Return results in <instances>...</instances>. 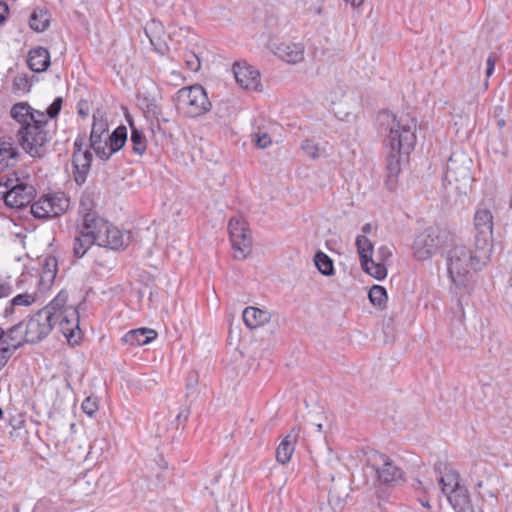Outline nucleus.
<instances>
[{
    "label": "nucleus",
    "instance_id": "obj_54",
    "mask_svg": "<svg viewBox=\"0 0 512 512\" xmlns=\"http://www.w3.org/2000/svg\"><path fill=\"white\" fill-rule=\"evenodd\" d=\"M497 57L494 53H491L486 61V66L491 68H495Z\"/></svg>",
    "mask_w": 512,
    "mask_h": 512
},
{
    "label": "nucleus",
    "instance_id": "obj_50",
    "mask_svg": "<svg viewBox=\"0 0 512 512\" xmlns=\"http://www.w3.org/2000/svg\"><path fill=\"white\" fill-rule=\"evenodd\" d=\"M93 207V201L89 197H83L80 202V212L83 213V216L86 213H93L91 211Z\"/></svg>",
    "mask_w": 512,
    "mask_h": 512
},
{
    "label": "nucleus",
    "instance_id": "obj_29",
    "mask_svg": "<svg viewBox=\"0 0 512 512\" xmlns=\"http://www.w3.org/2000/svg\"><path fill=\"white\" fill-rule=\"evenodd\" d=\"M242 318L248 328L255 329L269 322L270 313L257 307L249 306L243 310Z\"/></svg>",
    "mask_w": 512,
    "mask_h": 512
},
{
    "label": "nucleus",
    "instance_id": "obj_3",
    "mask_svg": "<svg viewBox=\"0 0 512 512\" xmlns=\"http://www.w3.org/2000/svg\"><path fill=\"white\" fill-rule=\"evenodd\" d=\"M434 471L442 494L455 512H474L468 490L460 484L459 473L449 463L443 461L435 463Z\"/></svg>",
    "mask_w": 512,
    "mask_h": 512
},
{
    "label": "nucleus",
    "instance_id": "obj_46",
    "mask_svg": "<svg viewBox=\"0 0 512 512\" xmlns=\"http://www.w3.org/2000/svg\"><path fill=\"white\" fill-rule=\"evenodd\" d=\"M82 410L88 416L92 417L95 414V412L98 410V405H97L96 400H94L90 397H87L82 403Z\"/></svg>",
    "mask_w": 512,
    "mask_h": 512
},
{
    "label": "nucleus",
    "instance_id": "obj_36",
    "mask_svg": "<svg viewBox=\"0 0 512 512\" xmlns=\"http://www.w3.org/2000/svg\"><path fill=\"white\" fill-rule=\"evenodd\" d=\"M356 246L359 254L360 262L364 260L367 263V258L373 255V244L365 235H359L356 238Z\"/></svg>",
    "mask_w": 512,
    "mask_h": 512
},
{
    "label": "nucleus",
    "instance_id": "obj_49",
    "mask_svg": "<svg viewBox=\"0 0 512 512\" xmlns=\"http://www.w3.org/2000/svg\"><path fill=\"white\" fill-rule=\"evenodd\" d=\"M392 257V251L387 246H380L377 250V258L379 261L386 264V262Z\"/></svg>",
    "mask_w": 512,
    "mask_h": 512
},
{
    "label": "nucleus",
    "instance_id": "obj_39",
    "mask_svg": "<svg viewBox=\"0 0 512 512\" xmlns=\"http://www.w3.org/2000/svg\"><path fill=\"white\" fill-rule=\"evenodd\" d=\"M4 329L0 326V371L5 367L15 351L4 341Z\"/></svg>",
    "mask_w": 512,
    "mask_h": 512
},
{
    "label": "nucleus",
    "instance_id": "obj_30",
    "mask_svg": "<svg viewBox=\"0 0 512 512\" xmlns=\"http://www.w3.org/2000/svg\"><path fill=\"white\" fill-rule=\"evenodd\" d=\"M127 141V128L124 125L117 127L108 137L105 154L107 160L112 154L118 152Z\"/></svg>",
    "mask_w": 512,
    "mask_h": 512
},
{
    "label": "nucleus",
    "instance_id": "obj_52",
    "mask_svg": "<svg viewBox=\"0 0 512 512\" xmlns=\"http://www.w3.org/2000/svg\"><path fill=\"white\" fill-rule=\"evenodd\" d=\"M83 145H84V137L78 136L75 139V142H74V151H73V153H84V151L82 150Z\"/></svg>",
    "mask_w": 512,
    "mask_h": 512
},
{
    "label": "nucleus",
    "instance_id": "obj_12",
    "mask_svg": "<svg viewBox=\"0 0 512 512\" xmlns=\"http://www.w3.org/2000/svg\"><path fill=\"white\" fill-rule=\"evenodd\" d=\"M471 164L472 160L464 153H453L447 162L445 179L457 189L465 188L472 180Z\"/></svg>",
    "mask_w": 512,
    "mask_h": 512
},
{
    "label": "nucleus",
    "instance_id": "obj_31",
    "mask_svg": "<svg viewBox=\"0 0 512 512\" xmlns=\"http://www.w3.org/2000/svg\"><path fill=\"white\" fill-rule=\"evenodd\" d=\"M57 259L55 257H47L44 260L42 272L39 277V285L42 289H49L53 284L57 275Z\"/></svg>",
    "mask_w": 512,
    "mask_h": 512
},
{
    "label": "nucleus",
    "instance_id": "obj_27",
    "mask_svg": "<svg viewBox=\"0 0 512 512\" xmlns=\"http://www.w3.org/2000/svg\"><path fill=\"white\" fill-rule=\"evenodd\" d=\"M157 337V332L150 328H137L128 331L122 337V341L131 346H143Z\"/></svg>",
    "mask_w": 512,
    "mask_h": 512
},
{
    "label": "nucleus",
    "instance_id": "obj_28",
    "mask_svg": "<svg viewBox=\"0 0 512 512\" xmlns=\"http://www.w3.org/2000/svg\"><path fill=\"white\" fill-rule=\"evenodd\" d=\"M4 341L16 352L24 344L28 343L24 321L11 326L6 331L4 330Z\"/></svg>",
    "mask_w": 512,
    "mask_h": 512
},
{
    "label": "nucleus",
    "instance_id": "obj_56",
    "mask_svg": "<svg viewBox=\"0 0 512 512\" xmlns=\"http://www.w3.org/2000/svg\"><path fill=\"white\" fill-rule=\"evenodd\" d=\"M503 112H504V109L502 106L494 107V117L495 118L502 117Z\"/></svg>",
    "mask_w": 512,
    "mask_h": 512
},
{
    "label": "nucleus",
    "instance_id": "obj_10",
    "mask_svg": "<svg viewBox=\"0 0 512 512\" xmlns=\"http://www.w3.org/2000/svg\"><path fill=\"white\" fill-rule=\"evenodd\" d=\"M69 207V199L64 193L43 195L39 200L31 204L32 215L41 220L58 217L65 213Z\"/></svg>",
    "mask_w": 512,
    "mask_h": 512
},
{
    "label": "nucleus",
    "instance_id": "obj_6",
    "mask_svg": "<svg viewBox=\"0 0 512 512\" xmlns=\"http://www.w3.org/2000/svg\"><path fill=\"white\" fill-rule=\"evenodd\" d=\"M36 195L34 185L29 177H19L14 172L0 178V199L8 207L21 209L29 205Z\"/></svg>",
    "mask_w": 512,
    "mask_h": 512
},
{
    "label": "nucleus",
    "instance_id": "obj_33",
    "mask_svg": "<svg viewBox=\"0 0 512 512\" xmlns=\"http://www.w3.org/2000/svg\"><path fill=\"white\" fill-rule=\"evenodd\" d=\"M50 24L48 12L43 9H35L29 17V26L36 32L45 31Z\"/></svg>",
    "mask_w": 512,
    "mask_h": 512
},
{
    "label": "nucleus",
    "instance_id": "obj_20",
    "mask_svg": "<svg viewBox=\"0 0 512 512\" xmlns=\"http://www.w3.org/2000/svg\"><path fill=\"white\" fill-rule=\"evenodd\" d=\"M39 114H43V111L33 109L27 102L15 103L10 110L11 118L19 123L20 127L37 122L40 119Z\"/></svg>",
    "mask_w": 512,
    "mask_h": 512
},
{
    "label": "nucleus",
    "instance_id": "obj_22",
    "mask_svg": "<svg viewBox=\"0 0 512 512\" xmlns=\"http://www.w3.org/2000/svg\"><path fill=\"white\" fill-rule=\"evenodd\" d=\"M144 33L154 49L160 53H164L166 43L164 39L165 30L163 24L159 20L151 19L146 23Z\"/></svg>",
    "mask_w": 512,
    "mask_h": 512
},
{
    "label": "nucleus",
    "instance_id": "obj_60",
    "mask_svg": "<svg viewBox=\"0 0 512 512\" xmlns=\"http://www.w3.org/2000/svg\"><path fill=\"white\" fill-rule=\"evenodd\" d=\"M420 503H421V505H422L423 507L430 508V504H429L428 499H426V498H421V499H420Z\"/></svg>",
    "mask_w": 512,
    "mask_h": 512
},
{
    "label": "nucleus",
    "instance_id": "obj_23",
    "mask_svg": "<svg viewBox=\"0 0 512 512\" xmlns=\"http://www.w3.org/2000/svg\"><path fill=\"white\" fill-rule=\"evenodd\" d=\"M107 130V124L100 120L97 121L94 117L92 129L90 133V147L94 150L95 154L102 160H107L105 149L107 146V140H102V134Z\"/></svg>",
    "mask_w": 512,
    "mask_h": 512
},
{
    "label": "nucleus",
    "instance_id": "obj_53",
    "mask_svg": "<svg viewBox=\"0 0 512 512\" xmlns=\"http://www.w3.org/2000/svg\"><path fill=\"white\" fill-rule=\"evenodd\" d=\"M197 382H198L197 374L196 373L189 374L188 381H187V388L188 389L194 388L197 385Z\"/></svg>",
    "mask_w": 512,
    "mask_h": 512
},
{
    "label": "nucleus",
    "instance_id": "obj_58",
    "mask_svg": "<svg viewBox=\"0 0 512 512\" xmlns=\"http://www.w3.org/2000/svg\"><path fill=\"white\" fill-rule=\"evenodd\" d=\"M371 231H372V226L370 223H366L365 225H363L362 232L364 234H369V233H371Z\"/></svg>",
    "mask_w": 512,
    "mask_h": 512
},
{
    "label": "nucleus",
    "instance_id": "obj_16",
    "mask_svg": "<svg viewBox=\"0 0 512 512\" xmlns=\"http://www.w3.org/2000/svg\"><path fill=\"white\" fill-rule=\"evenodd\" d=\"M95 225L94 213H86L82 227L74 239L73 253L76 257H83L93 244H97Z\"/></svg>",
    "mask_w": 512,
    "mask_h": 512
},
{
    "label": "nucleus",
    "instance_id": "obj_62",
    "mask_svg": "<svg viewBox=\"0 0 512 512\" xmlns=\"http://www.w3.org/2000/svg\"><path fill=\"white\" fill-rule=\"evenodd\" d=\"M494 72V68L486 67V76L490 77Z\"/></svg>",
    "mask_w": 512,
    "mask_h": 512
},
{
    "label": "nucleus",
    "instance_id": "obj_19",
    "mask_svg": "<svg viewBox=\"0 0 512 512\" xmlns=\"http://www.w3.org/2000/svg\"><path fill=\"white\" fill-rule=\"evenodd\" d=\"M273 52L287 63L296 64L304 60V46L301 43L282 42L273 47Z\"/></svg>",
    "mask_w": 512,
    "mask_h": 512
},
{
    "label": "nucleus",
    "instance_id": "obj_35",
    "mask_svg": "<svg viewBox=\"0 0 512 512\" xmlns=\"http://www.w3.org/2000/svg\"><path fill=\"white\" fill-rule=\"evenodd\" d=\"M314 263L319 272L324 276H331L334 274L333 260L324 252L318 251L315 254Z\"/></svg>",
    "mask_w": 512,
    "mask_h": 512
},
{
    "label": "nucleus",
    "instance_id": "obj_38",
    "mask_svg": "<svg viewBox=\"0 0 512 512\" xmlns=\"http://www.w3.org/2000/svg\"><path fill=\"white\" fill-rule=\"evenodd\" d=\"M301 148L304 153L313 160L319 159L325 153L324 148L320 147L319 144L310 139L303 141Z\"/></svg>",
    "mask_w": 512,
    "mask_h": 512
},
{
    "label": "nucleus",
    "instance_id": "obj_34",
    "mask_svg": "<svg viewBox=\"0 0 512 512\" xmlns=\"http://www.w3.org/2000/svg\"><path fill=\"white\" fill-rule=\"evenodd\" d=\"M360 263L362 269L377 280H382L387 276L386 264L381 261L376 262L372 257H369L367 258L366 264L364 263V260Z\"/></svg>",
    "mask_w": 512,
    "mask_h": 512
},
{
    "label": "nucleus",
    "instance_id": "obj_45",
    "mask_svg": "<svg viewBox=\"0 0 512 512\" xmlns=\"http://www.w3.org/2000/svg\"><path fill=\"white\" fill-rule=\"evenodd\" d=\"M138 99L141 102V104L147 109L148 112H151L154 115L158 113V106L156 104L155 99L150 98L148 96L142 97L140 94L138 95Z\"/></svg>",
    "mask_w": 512,
    "mask_h": 512
},
{
    "label": "nucleus",
    "instance_id": "obj_61",
    "mask_svg": "<svg viewBox=\"0 0 512 512\" xmlns=\"http://www.w3.org/2000/svg\"><path fill=\"white\" fill-rule=\"evenodd\" d=\"M159 465L162 469H167V467H168V464L164 459H161Z\"/></svg>",
    "mask_w": 512,
    "mask_h": 512
},
{
    "label": "nucleus",
    "instance_id": "obj_32",
    "mask_svg": "<svg viewBox=\"0 0 512 512\" xmlns=\"http://www.w3.org/2000/svg\"><path fill=\"white\" fill-rule=\"evenodd\" d=\"M126 119L131 129L130 140L132 143V150L138 155H143L147 148L146 137L143 132L135 126L134 121L130 116H126Z\"/></svg>",
    "mask_w": 512,
    "mask_h": 512
},
{
    "label": "nucleus",
    "instance_id": "obj_21",
    "mask_svg": "<svg viewBox=\"0 0 512 512\" xmlns=\"http://www.w3.org/2000/svg\"><path fill=\"white\" fill-rule=\"evenodd\" d=\"M92 162V153L85 150L84 153H73L72 165L74 180L78 185L85 183L89 174Z\"/></svg>",
    "mask_w": 512,
    "mask_h": 512
},
{
    "label": "nucleus",
    "instance_id": "obj_8",
    "mask_svg": "<svg viewBox=\"0 0 512 512\" xmlns=\"http://www.w3.org/2000/svg\"><path fill=\"white\" fill-rule=\"evenodd\" d=\"M451 240L450 232L430 226L418 233L413 242V255L417 260L425 261Z\"/></svg>",
    "mask_w": 512,
    "mask_h": 512
},
{
    "label": "nucleus",
    "instance_id": "obj_55",
    "mask_svg": "<svg viewBox=\"0 0 512 512\" xmlns=\"http://www.w3.org/2000/svg\"><path fill=\"white\" fill-rule=\"evenodd\" d=\"M188 416H189V410L182 409L177 415V420L181 421L183 419L185 421V420H187Z\"/></svg>",
    "mask_w": 512,
    "mask_h": 512
},
{
    "label": "nucleus",
    "instance_id": "obj_5",
    "mask_svg": "<svg viewBox=\"0 0 512 512\" xmlns=\"http://www.w3.org/2000/svg\"><path fill=\"white\" fill-rule=\"evenodd\" d=\"M68 293L64 290L60 291L57 296L41 311H46V315L59 324L61 332L69 342L75 337V332L80 331L79 328V312L73 305H67Z\"/></svg>",
    "mask_w": 512,
    "mask_h": 512
},
{
    "label": "nucleus",
    "instance_id": "obj_11",
    "mask_svg": "<svg viewBox=\"0 0 512 512\" xmlns=\"http://www.w3.org/2000/svg\"><path fill=\"white\" fill-rule=\"evenodd\" d=\"M493 215L485 207H478L474 214V245L480 246V254L485 256V252L491 253L493 243Z\"/></svg>",
    "mask_w": 512,
    "mask_h": 512
},
{
    "label": "nucleus",
    "instance_id": "obj_14",
    "mask_svg": "<svg viewBox=\"0 0 512 512\" xmlns=\"http://www.w3.org/2000/svg\"><path fill=\"white\" fill-rule=\"evenodd\" d=\"M94 220L98 246L119 250L127 245L126 240L129 239V236L125 239L124 234L117 227L98 217L95 213Z\"/></svg>",
    "mask_w": 512,
    "mask_h": 512
},
{
    "label": "nucleus",
    "instance_id": "obj_9",
    "mask_svg": "<svg viewBox=\"0 0 512 512\" xmlns=\"http://www.w3.org/2000/svg\"><path fill=\"white\" fill-rule=\"evenodd\" d=\"M367 465L375 472L379 483L392 484L403 479V470L386 454L372 450L367 455Z\"/></svg>",
    "mask_w": 512,
    "mask_h": 512
},
{
    "label": "nucleus",
    "instance_id": "obj_17",
    "mask_svg": "<svg viewBox=\"0 0 512 512\" xmlns=\"http://www.w3.org/2000/svg\"><path fill=\"white\" fill-rule=\"evenodd\" d=\"M233 73L236 82L244 89L256 91L261 86L259 71L245 62H235Z\"/></svg>",
    "mask_w": 512,
    "mask_h": 512
},
{
    "label": "nucleus",
    "instance_id": "obj_44",
    "mask_svg": "<svg viewBox=\"0 0 512 512\" xmlns=\"http://www.w3.org/2000/svg\"><path fill=\"white\" fill-rule=\"evenodd\" d=\"M33 512H58L56 505L48 499H40L34 506Z\"/></svg>",
    "mask_w": 512,
    "mask_h": 512
},
{
    "label": "nucleus",
    "instance_id": "obj_7",
    "mask_svg": "<svg viewBox=\"0 0 512 512\" xmlns=\"http://www.w3.org/2000/svg\"><path fill=\"white\" fill-rule=\"evenodd\" d=\"M174 101L177 110L189 118L199 117L211 109L207 92L199 84L179 89Z\"/></svg>",
    "mask_w": 512,
    "mask_h": 512
},
{
    "label": "nucleus",
    "instance_id": "obj_2",
    "mask_svg": "<svg viewBox=\"0 0 512 512\" xmlns=\"http://www.w3.org/2000/svg\"><path fill=\"white\" fill-rule=\"evenodd\" d=\"M490 254L486 251L482 257L479 245H474L472 250L463 244H455L447 253V269L451 282L459 289L466 288L471 273L480 270L489 260Z\"/></svg>",
    "mask_w": 512,
    "mask_h": 512
},
{
    "label": "nucleus",
    "instance_id": "obj_42",
    "mask_svg": "<svg viewBox=\"0 0 512 512\" xmlns=\"http://www.w3.org/2000/svg\"><path fill=\"white\" fill-rule=\"evenodd\" d=\"M63 99L62 97H56L54 101L49 105V107L46 109L45 112H43V115H45V118L48 119H54L56 118L61 109H62Z\"/></svg>",
    "mask_w": 512,
    "mask_h": 512
},
{
    "label": "nucleus",
    "instance_id": "obj_13",
    "mask_svg": "<svg viewBox=\"0 0 512 512\" xmlns=\"http://www.w3.org/2000/svg\"><path fill=\"white\" fill-rule=\"evenodd\" d=\"M234 258L245 259L252 251L251 231L240 220L231 219L228 224Z\"/></svg>",
    "mask_w": 512,
    "mask_h": 512
},
{
    "label": "nucleus",
    "instance_id": "obj_24",
    "mask_svg": "<svg viewBox=\"0 0 512 512\" xmlns=\"http://www.w3.org/2000/svg\"><path fill=\"white\" fill-rule=\"evenodd\" d=\"M35 301V295L29 293L18 294L11 299L6 298L2 310L0 311V317L8 319L16 314L20 307H28Z\"/></svg>",
    "mask_w": 512,
    "mask_h": 512
},
{
    "label": "nucleus",
    "instance_id": "obj_63",
    "mask_svg": "<svg viewBox=\"0 0 512 512\" xmlns=\"http://www.w3.org/2000/svg\"><path fill=\"white\" fill-rule=\"evenodd\" d=\"M314 427H315L316 431H318V432H321V431H322V428H323V426H322V424H321V423L314 424Z\"/></svg>",
    "mask_w": 512,
    "mask_h": 512
},
{
    "label": "nucleus",
    "instance_id": "obj_47",
    "mask_svg": "<svg viewBox=\"0 0 512 512\" xmlns=\"http://www.w3.org/2000/svg\"><path fill=\"white\" fill-rule=\"evenodd\" d=\"M256 145L261 148H267L271 144V137L267 133H256L254 135Z\"/></svg>",
    "mask_w": 512,
    "mask_h": 512
},
{
    "label": "nucleus",
    "instance_id": "obj_15",
    "mask_svg": "<svg viewBox=\"0 0 512 512\" xmlns=\"http://www.w3.org/2000/svg\"><path fill=\"white\" fill-rule=\"evenodd\" d=\"M24 321L26 337L29 344H35L45 339L52 331L55 323L46 315V311L38 310Z\"/></svg>",
    "mask_w": 512,
    "mask_h": 512
},
{
    "label": "nucleus",
    "instance_id": "obj_1",
    "mask_svg": "<svg viewBox=\"0 0 512 512\" xmlns=\"http://www.w3.org/2000/svg\"><path fill=\"white\" fill-rule=\"evenodd\" d=\"M378 121L382 130L388 132L386 145L390 146L388 169L391 174L399 171L398 155L403 152L408 154L416 143V121L408 115L397 119L396 116L388 111L379 113Z\"/></svg>",
    "mask_w": 512,
    "mask_h": 512
},
{
    "label": "nucleus",
    "instance_id": "obj_64",
    "mask_svg": "<svg viewBox=\"0 0 512 512\" xmlns=\"http://www.w3.org/2000/svg\"><path fill=\"white\" fill-rule=\"evenodd\" d=\"M510 206L512 207V197H511V200H510Z\"/></svg>",
    "mask_w": 512,
    "mask_h": 512
},
{
    "label": "nucleus",
    "instance_id": "obj_48",
    "mask_svg": "<svg viewBox=\"0 0 512 512\" xmlns=\"http://www.w3.org/2000/svg\"><path fill=\"white\" fill-rule=\"evenodd\" d=\"M13 292V289L10 285L5 283H0V311L6 301V298H9Z\"/></svg>",
    "mask_w": 512,
    "mask_h": 512
},
{
    "label": "nucleus",
    "instance_id": "obj_18",
    "mask_svg": "<svg viewBox=\"0 0 512 512\" xmlns=\"http://www.w3.org/2000/svg\"><path fill=\"white\" fill-rule=\"evenodd\" d=\"M20 160V153L12 137H0V173L14 167Z\"/></svg>",
    "mask_w": 512,
    "mask_h": 512
},
{
    "label": "nucleus",
    "instance_id": "obj_25",
    "mask_svg": "<svg viewBox=\"0 0 512 512\" xmlns=\"http://www.w3.org/2000/svg\"><path fill=\"white\" fill-rule=\"evenodd\" d=\"M28 67L34 72H44L50 66V53L44 47H36L28 52Z\"/></svg>",
    "mask_w": 512,
    "mask_h": 512
},
{
    "label": "nucleus",
    "instance_id": "obj_40",
    "mask_svg": "<svg viewBox=\"0 0 512 512\" xmlns=\"http://www.w3.org/2000/svg\"><path fill=\"white\" fill-rule=\"evenodd\" d=\"M32 82L26 74H18L13 79V89L21 92H29Z\"/></svg>",
    "mask_w": 512,
    "mask_h": 512
},
{
    "label": "nucleus",
    "instance_id": "obj_51",
    "mask_svg": "<svg viewBox=\"0 0 512 512\" xmlns=\"http://www.w3.org/2000/svg\"><path fill=\"white\" fill-rule=\"evenodd\" d=\"M8 13V5L5 2L0 1V26L5 23Z\"/></svg>",
    "mask_w": 512,
    "mask_h": 512
},
{
    "label": "nucleus",
    "instance_id": "obj_43",
    "mask_svg": "<svg viewBox=\"0 0 512 512\" xmlns=\"http://www.w3.org/2000/svg\"><path fill=\"white\" fill-rule=\"evenodd\" d=\"M186 66L189 70L197 72L201 67L199 57L193 52H187L184 55Z\"/></svg>",
    "mask_w": 512,
    "mask_h": 512
},
{
    "label": "nucleus",
    "instance_id": "obj_57",
    "mask_svg": "<svg viewBox=\"0 0 512 512\" xmlns=\"http://www.w3.org/2000/svg\"><path fill=\"white\" fill-rule=\"evenodd\" d=\"M347 3H350L353 7H359L363 4L364 0H344Z\"/></svg>",
    "mask_w": 512,
    "mask_h": 512
},
{
    "label": "nucleus",
    "instance_id": "obj_41",
    "mask_svg": "<svg viewBox=\"0 0 512 512\" xmlns=\"http://www.w3.org/2000/svg\"><path fill=\"white\" fill-rule=\"evenodd\" d=\"M345 497H347V494H345L344 497H341L337 492L336 489H330L328 494V503L332 507V509L336 512L337 510H341L343 508Z\"/></svg>",
    "mask_w": 512,
    "mask_h": 512
},
{
    "label": "nucleus",
    "instance_id": "obj_4",
    "mask_svg": "<svg viewBox=\"0 0 512 512\" xmlns=\"http://www.w3.org/2000/svg\"><path fill=\"white\" fill-rule=\"evenodd\" d=\"M37 122L20 127L16 133L18 144L33 158H42L47 151V144L52 140L54 131L49 128V120L39 114Z\"/></svg>",
    "mask_w": 512,
    "mask_h": 512
},
{
    "label": "nucleus",
    "instance_id": "obj_59",
    "mask_svg": "<svg viewBox=\"0 0 512 512\" xmlns=\"http://www.w3.org/2000/svg\"><path fill=\"white\" fill-rule=\"evenodd\" d=\"M497 119V127L502 129L505 126V120L503 117L496 118Z\"/></svg>",
    "mask_w": 512,
    "mask_h": 512
},
{
    "label": "nucleus",
    "instance_id": "obj_37",
    "mask_svg": "<svg viewBox=\"0 0 512 512\" xmlns=\"http://www.w3.org/2000/svg\"><path fill=\"white\" fill-rule=\"evenodd\" d=\"M368 297L374 306L383 307L387 301L386 289L380 285H373L369 290Z\"/></svg>",
    "mask_w": 512,
    "mask_h": 512
},
{
    "label": "nucleus",
    "instance_id": "obj_26",
    "mask_svg": "<svg viewBox=\"0 0 512 512\" xmlns=\"http://www.w3.org/2000/svg\"><path fill=\"white\" fill-rule=\"evenodd\" d=\"M299 438V432L292 429L280 442L276 449V460L281 464H286L290 461L291 456L295 450V444Z\"/></svg>",
    "mask_w": 512,
    "mask_h": 512
}]
</instances>
